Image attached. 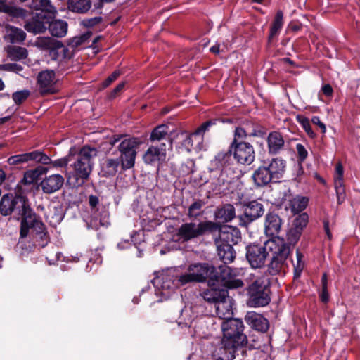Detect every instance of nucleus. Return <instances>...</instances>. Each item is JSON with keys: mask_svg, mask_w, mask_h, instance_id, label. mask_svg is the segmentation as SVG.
I'll return each mask as SVG.
<instances>
[{"mask_svg": "<svg viewBox=\"0 0 360 360\" xmlns=\"http://www.w3.org/2000/svg\"><path fill=\"white\" fill-rule=\"evenodd\" d=\"M214 271L215 268L213 266L207 263H198L189 266L188 271L181 275L177 274L176 268L168 269L160 276L155 278L153 283L155 288L169 292L187 283L203 282L207 278H209V285H212Z\"/></svg>", "mask_w": 360, "mask_h": 360, "instance_id": "f257e3e1", "label": "nucleus"}, {"mask_svg": "<svg viewBox=\"0 0 360 360\" xmlns=\"http://www.w3.org/2000/svg\"><path fill=\"white\" fill-rule=\"evenodd\" d=\"M97 155L98 150L95 148L85 146L78 152L75 149L72 155L73 160L70 164L72 171L70 172L69 179H75L78 185L84 184L91 173L94 165L93 160Z\"/></svg>", "mask_w": 360, "mask_h": 360, "instance_id": "f03ea898", "label": "nucleus"}, {"mask_svg": "<svg viewBox=\"0 0 360 360\" xmlns=\"http://www.w3.org/2000/svg\"><path fill=\"white\" fill-rule=\"evenodd\" d=\"M221 328L223 331L222 345L231 354L229 360H233L236 358L235 353L237 349L243 347L248 342L247 336L243 333V323L239 319H233L223 321Z\"/></svg>", "mask_w": 360, "mask_h": 360, "instance_id": "7ed1b4c3", "label": "nucleus"}, {"mask_svg": "<svg viewBox=\"0 0 360 360\" xmlns=\"http://www.w3.org/2000/svg\"><path fill=\"white\" fill-rule=\"evenodd\" d=\"M286 161L276 157L262 162L252 174V179L258 187H263L271 182H278L283 176Z\"/></svg>", "mask_w": 360, "mask_h": 360, "instance_id": "20e7f679", "label": "nucleus"}, {"mask_svg": "<svg viewBox=\"0 0 360 360\" xmlns=\"http://www.w3.org/2000/svg\"><path fill=\"white\" fill-rule=\"evenodd\" d=\"M276 248V240L270 239L264 243H250L245 247V258L252 269L265 266L271 252Z\"/></svg>", "mask_w": 360, "mask_h": 360, "instance_id": "39448f33", "label": "nucleus"}, {"mask_svg": "<svg viewBox=\"0 0 360 360\" xmlns=\"http://www.w3.org/2000/svg\"><path fill=\"white\" fill-rule=\"evenodd\" d=\"M248 304L252 307L267 305L270 301V279L267 276L257 278L248 288Z\"/></svg>", "mask_w": 360, "mask_h": 360, "instance_id": "423d86ee", "label": "nucleus"}, {"mask_svg": "<svg viewBox=\"0 0 360 360\" xmlns=\"http://www.w3.org/2000/svg\"><path fill=\"white\" fill-rule=\"evenodd\" d=\"M217 229L218 224L212 221H202L198 224L186 222L178 229L177 236L183 242H187L206 233L214 232Z\"/></svg>", "mask_w": 360, "mask_h": 360, "instance_id": "0eeeda50", "label": "nucleus"}, {"mask_svg": "<svg viewBox=\"0 0 360 360\" xmlns=\"http://www.w3.org/2000/svg\"><path fill=\"white\" fill-rule=\"evenodd\" d=\"M219 272L215 269L212 285L221 284L227 289H236L243 286V281L238 277L243 274V269H233L224 265L219 267Z\"/></svg>", "mask_w": 360, "mask_h": 360, "instance_id": "6e6552de", "label": "nucleus"}, {"mask_svg": "<svg viewBox=\"0 0 360 360\" xmlns=\"http://www.w3.org/2000/svg\"><path fill=\"white\" fill-rule=\"evenodd\" d=\"M219 272L215 269L212 285L221 284L227 289H236L243 286V281L238 277L243 274V269H233L224 265L219 267Z\"/></svg>", "mask_w": 360, "mask_h": 360, "instance_id": "1a4fd4ad", "label": "nucleus"}, {"mask_svg": "<svg viewBox=\"0 0 360 360\" xmlns=\"http://www.w3.org/2000/svg\"><path fill=\"white\" fill-rule=\"evenodd\" d=\"M142 143L139 138H128L123 139L118 146V150L120 153L119 159L121 162L122 170L132 168L135 164L137 150Z\"/></svg>", "mask_w": 360, "mask_h": 360, "instance_id": "9d476101", "label": "nucleus"}, {"mask_svg": "<svg viewBox=\"0 0 360 360\" xmlns=\"http://www.w3.org/2000/svg\"><path fill=\"white\" fill-rule=\"evenodd\" d=\"M290 253V245L285 243L283 239L278 238L276 248L271 252V258L267 269L269 274L275 276L281 273L286 265Z\"/></svg>", "mask_w": 360, "mask_h": 360, "instance_id": "9b49d317", "label": "nucleus"}, {"mask_svg": "<svg viewBox=\"0 0 360 360\" xmlns=\"http://www.w3.org/2000/svg\"><path fill=\"white\" fill-rule=\"evenodd\" d=\"M89 204L91 207V218L89 221H86L88 228L97 230L100 226H108L109 212L103 206H98V198L91 195L89 197Z\"/></svg>", "mask_w": 360, "mask_h": 360, "instance_id": "f8f14e48", "label": "nucleus"}, {"mask_svg": "<svg viewBox=\"0 0 360 360\" xmlns=\"http://www.w3.org/2000/svg\"><path fill=\"white\" fill-rule=\"evenodd\" d=\"M233 158L241 165H250L255 158V149L248 142H238L232 141L229 146Z\"/></svg>", "mask_w": 360, "mask_h": 360, "instance_id": "ddd939ff", "label": "nucleus"}, {"mask_svg": "<svg viewBox=\"0 0 360 360\" xmlns=\"http://www.w3.org/2000/svg\"><path fill=\"white\" fill-rule=\"evenodd\" d=\"M27 223L24 224H20V235L21 238H26L28 235L29 230L32 229L41 240V245L43 247L47 243L48 233L46 231L45 225L34 212L31 214L30 219H27Z\"/></svg>", "mask_w": 360, "mask_h": 360, "instance_id": "4468645a", "label": "nucleus"}, {"mask_svg": "<svg viewBox=\"0 0 360 360\" xmlns=\"http://www.w3.org/2000/svg\"><path fill=\"white\" fill-rule=\"evenodd\" d=\"M264 212L263 205L257 200H252L244 205L243 214L238 217L239 225L246 227L260 217Z\"/></svg>", "mask_w": 360, "mask_h": 360, "instance_id": "2eb2a0df", "label": "nucleus"}, {"mask_svg": "<svg viewBox=\"0 0 360 360\" xmlns=\"http://www.w3.org/2000/svg\"><path fill=\"white\" fill-rule=\"evenodd\" d=\"M217 231L219 232V235L214 241L231 244L233 246L238 244L241 240L240 231L237 227L229 225L220 226L218 224Z\"/></svg>", "mask_w": 360, "mask_h": 360, "instance_id": "dca6fc26", "label": "nucleus"}, {"mask_svg": "<svg viewBox=\"0 0 360 360\" xmlns=\"http://www.w3.org/2000/svg\"><path fill=\"white\" fill-rule=\"evenodd\" d=\"M37 86L40 94H53L56 91V78L53 70L41 71L37 75Z\"/></svg>", "mask_w": 360, "mask_h": 360, "instance_id": "f3484780", "label": "nucleus"}, {"mask_svg": "<svg viewBox=\"0 0 360 360\" xmlns=\"http://www.w3.org/2000/svg\"><path fill=\"white\" fill-rule=\"evenodd\" d=\"M34 212L29 203L28 199L22 195H16V200L13 207V215L17 219H21V223L25 224L27 219H30Z\"/></svg>", "mask_w": 360, "mask_h": 360, "instance_id": "a211bd4d", "label": "nucleus"}, {"mask_svg": "<svg viewBox=\"0 0 360 360\" xmlns=\"http://www.w3.org/2000/svg\"><path fill=\"white\" fill-rule=\"evenodd\" d=\"M222 298L214 306L215 314L221 319L226 321L233 319V300L226 293L222 292Z\"/></svg>", "mask_w": 360, "mask_h": 360, "instance_id": "6ab92c4d", "label": "nucleus"}, {"mask_svg": "<svg viewBox=\"0 0 360 360\" xmlns=\"http://www.w3.org/2000/svg\"><path fill=\"white\" fill-rule=\"evenodd\" d=\"M166 144L160 143L159 145L150 146L143 155V160L146 164L153 165L162 162L166 158Z\"/></svg>", "mask_w": 360, "mask_h": 360, "instance_id": "aec40b11", "label": "nucleus"}, {"mask_svg": "<svg viewBox=\"0 0 360 360\" xmlns=\"http://www.w3.org/2000/svg\"><path fill=\"white\" fill-rule=\"evenodd\" d=\"M64 178L60 174H51L45 177L40 184L42 191L46 194L53 193L61 188Z\"/></svg>", "mask_w": 360, "mask_h": 360, "instance_id": "412c9836", "label": "nucleus"}, {"mask_svg": "<svg viewBox=\"0 0 360 360\" xmlns=\"http://www.w3.org/2000/svg\"><path fill=\"white\" fill-rule=\"evenodd\" d=\"M231 155L229 148L226 151L218 153L210 162V170L225 172L231 164Z\"/></svg>", "mask_w": 360, "mask_h": 360, "instance_id": "4be33fe9", "label": "nucleus"}, {"mask_svg": "<svg viewBox=\"0 0 360 360\" xmlns=\"http://www.w3.org/2000/svg\"><path fill=\"white\" fill-rule=\"evenodd\" d=\"M282 220L280 217L274 213L269 212L265 217L264 232L266 236H276L281 229Z\"/></svg>", "mask_w": 360, "mask_h": 360, "instance_id": "5701e85b", "label": "nucleus"}, {"mask_svg": "<svg viewBox=\"0 0 360 360\" xmlns=\"http://www.w3.org/2000/svg\"><path fill=\"white\" fill-rule=\"evenodd\" d=\"M49 23V20L45 18L42 13H37L25 23L24 27L28 32L39 34L46 31Z\"/></svg>", "mask_w": 360, "mask_h": 360, "instance_id": "b1692460", "label": "nucleus"}, {"mask_svg": "<svg viewBox=\"0 0 360 360\" xmlns=\"http://www.w3.org/2000/svg\"><path fill=\"white\" fill-rule=\"evenodd\" d=\"M245 319L247 323L256 330L266 332L269 328V321L256 312H248Z\"/></svg>", "mask_w": 360, "mask_h": 360, "instance_id": "393cba45", "label": "nucleus"}, {"mask_svg": "<svg viewBox=\"0 0 360 360\" xmlns=\"http://www.w3.org/2000/svg\"><path fill=\"white\" fill-rule=\"evenodd\" d=\"M285 141L282 134L278 131L270 132L267 137L268 150L270 155H277L283 148Z\"/></svg>", "mask_w": 360, "mask_h": 360, "instance_id": "a878e982", "label": "nucleus"}, {"mask_svg": "<svg viewBox=\"0 0 360 360\" xmlns=\"http://www.w3.org/2000/svg\"><path fill=\"white\" fill-rule=\"evenodd\" d=\"M214 243L217 245V254L220 259L224 264L232 262L236 258V254L231 244H225L217 241H214Z\"/></svg>", "mask_w": 360, "mask_h": 360, "instance_id": "bb28decb", "label": "nucleus"}, {"mask_svg": "<svg viewBox=\"0 0 360 360\" xmlns=\"http://www.w3.org/2000/svg\"><path fill=\"white\" fill-rule=\"evenodd\" d=\"M34 8L40 11L39 13H42L45 18L51 20L56 13V8L51 4L50 0H36Z\"/></svg>", "mask_w": 360, "mask_h": 360, "instance_id": "cd10ccee", "label": "nucleus"}, {"mask_svg": "<svg viewBox=\"0 0 360 360\" xmlns=\"http://www.w3.org/2000/svg\"><path fill=\"white\" fill-rule=\"evenodd\" d=\"M236 217L235 208L231 204H226L214 212V218L222 222H229Z\"/></svg>", "mask_w": 360, "mask_h": 360, "instance_id": "c85d7f7f", "label": "nucleus"}, {"mask_svg": "<svg viewBox=\"0 0 360 360\" xmlns=\"http://www.w3.org/2000/svg\"><path fill=\"white\" fill-rule=\"evenodd\" d=\"M16 195L5 194L0 200V213L2 216L6 217L11 215L13 212Z\"/></svg>", "mask_w": 360, "mask_h": 360, "instance_id": "c756f323", "label": "nucleus"}, {"mask_svg": "<svg viewBox=\"0 0 360 360\" xmlns=\"http://www.w3.org/2000/svg\"><path fill=\"white\" fill-rule=\"evenodd\" d=\"M47 27L51 34L56 37H63L68 32V23L62 20H56L52 22L49 20Z\"/></svg>", "mask_w": 360, "mask_h": 360, "instance_id": "7c9ffc66", "label": "nucleus"}, {"mask_svg": "<svg viewBox=\"0 0 360 360\" xmlns=\"http://www.w3.org/2000/svg\"><path fill=\"white\" fill-rule=\"evenodd\" d=\"M211 286L210 289L204 291L202 296L205 301L214 306L222 298V292L226 293L228 291L226 289H217L215 285Z\"/></svg>", "mask_w": 360, "mask_h": 360, "instance_id": "2f4dec72", "label": "nucleus"}, {"mask_svg": "<svg viewBox=\"0 0 360 360\" xmlns=\"http://www.w3.org/2000/svg\"><path fill=\"white\" fill-rule=\"evenodd\" d=\"M120 167H121V162L118 158H107L103 164L102 169L105 176H109L115 175Z\"/></svg>", "mask_w": 360, "mask_h": 360, "instance_id": "473e14b6", "label": "nucleus"}, {"mask_svg": "<svg viewBox=\"0 0 360 360\" xmlns=\"http://www.w3.org/2000/svg\"><path fill=\"white\" fill-rule=\"evenodd\" d=\"M47 172V169L44 167H38L34 169L27 171L22 179L24 184H32L43 174Z\"/></svg>", "mask_w": 360, "mask_h": 360, "instance_id": "72a5a7b5", "label": "nucleus"}, {"mask_svg": "<svg viewBox=\"0 0 360 360\" xmlns=\"http://www.w3.org/2000/svg\"><path fill=\"white\" fill-rule=\"evenodd\" d=\"M169 127L167 124L157 126L150 133L149 140L151 142L161 141L168 136Z\"/></svg>", "mask_w": 360, "mask_h": 360, "instance_id": "f704fd0d", "label": "nucleus"}, {"mask_svg": "<svg viewBox=\"0 0 360 360\" xmlns=\"http://www.w3.org/2000/svg\"><path fill=\"white\" fill-rule=\"evenodd\" d=\"M283 25V13L282 11H278L276 13L274 20L272 22L270 33L269 35V39H273L274 37L277 36L282 27Z\"/></svg>", "mask_w": 360, "mask_h": 360, "instance_id": "c9c22d12", "label": "nucleus"}, {"mask_svg": "<svg viewBox=\"0 0 360 360\" xmlns=\"http://www.w3.org/2000/svg\"><path fill=\"white\" fill-rule=\"evenodd\" d=\"M205 205L203 200L198 199L194 200L188 208L187 215L190 219H196L203 214L202 208Z\"/></svg>", "mask_w": 360, "mask_h": 360, "instance_id": "e433bc0d", "label": "nucleus"}, {"mask_svg": "<svg viewBox=\"0 0 360 360\" xmlns=\"http://www.w3.org/2000/svg\"><path fill=\"white\" fill-rule=\"evenodd\" d=\"M46 217L51 226H55L60 224L64 217L62 207H53L52 209H50Z\"/></svg>", "mask_w": 360, "mask_h": 360, "instance_id": "4c0bfd02", "label": "nucleus"}, {"mask_svg": "<svg viewBox=\"0 0 360 360\" xmlns=\"http://www.w3.org/2000/svg\"><path fill=\"white\" fill-rule=\"evenodd\" d=\"M308 198L302 196H297L290 201L291 211L294 213H299L303 211L308 204Z\"/></svg>", "mask_w": 360, "mask_h": 360, "instance_id": "58836bf2", "label": "nucleus"}, {"mask_svg": "<svg viewBox=\"0 0 360 360\" xmlns=\"http://www.w3.org/2000/svg\"><path fill=\"white\" fill-rule=\"evenodd\" d=\"M91 6L90 0H73L70 4V9L79 13L87 12Z\"/></svg>", "mask_w": 360, "mask_h": 360, "instance_id": "ea45409f", "label": "nucleus"}, {"mask_svg": "<svg viewBox=\"0 0 360 360\" xmlns=\"http://www.w3.org/2000/svg\"><path fill=\"white\" fill-rule=\"evenodd\" d=\"M7 52L8 57L12 60H20L27 56V49L20 46L9 47Z\"/></svg>", "mask_w": 360, "mask_h": 360, "instance_id": "a19ab883", "label": "nucleus"}, {"mask_svg": "<svg viewBox=\"0 0 360 360\" xmlns=\"http://www.w3.org/2000/svg\"><path fill=\"white\" fill-rule=\"evenodd\" d=\"M34 156V154H32V151L29 153L11 156L8 158L7 162L10 165H15L22 163H26L28 162L29 161H32V158Z\"/></svg>", "mask_w": 360, "mask_h": 360, "instance_id": "79ce46f5", "label": "nucleus"}, {"mask_svg": "<svg viewBox=\"0 0 360 360\" xmlns=\"http://www.w3.org/2000/svg\"><path fill=\"white\" fill-rule=\"evenodd\" d=\"M8 35L12 43H22L26 38V33L20 28L11 26Z\"/></svg>", "mask_w": 360, "mask_h": 360, "instance_id": "37998d69", "label": "nucleus"}, {"mask_svg": "<svg viewBox=\"0 0 360 360\" xmlns=\"http://www.w3.org/2000/svg\"><path fill=\"white\" fill-rule=\"evenodd\" d=\"M36 44L37 46L46 50L53 49L59 46L58 44L59 41L51 37H39L37 39Z\"/></svg>", "mask_w": 360, "mask_h": 360, "instance_id": "c03bdc74", "label": "nucleus"}, {"mask_svg": "<svg viewBox=\"0 0 360 360\" xmlns=\"http://www.w3.org/2000/svg\"><path fill=\"white\" fill-rule=\"evenodd\" d=\"M30 95V91L27 89L14 92L12 98L16 105L22 104Z\"/></svg>", "mask_w": 360, "mask_h": 360, "instance_id": "a18cd8bd", "label": "nucleus"}, {"mask_svg": "<svg viewBox=\"0 0 360 360\" xmlns=\"http://www.w3.org/2000/svg\"><path fill=\"white\" fill-rule=\"evenodd\" d=\"M302 231L292 227L287 233V240L290 245H295L300 239Z\"/></svg>", "mask_w": 360, "mask_h": 360, "instance_id": "49530a36", "label": "nucleus"}, {"mask_svg": "<svg viewBox=\"0 0 360 360\" xmlns=\"http://www.w3.org/2000/svg\"><path fill=\"white\" fill-rule=\"evenodd\" d=\"M75 148H71L70 149L68 155H67L65 158L56 160L53 162V166L63 167L67 166L69 163L70 164L71 162L73 160L72 155H73V152H75Z\"/></svg>", "mask_w": 360, "mask_h": 360, "instance_id": "de8ad7c7", "label": "nucleus"}, {"mask_svg": "<svg viewBox=\"0 0 360 360\" xmlns=\"http://www.w3.org/2000/svg\"><path fill=\"white\" fill-rule=\"evenodd\" d=\"M309 220V217L307 213H302L298 215L293 223V227L300 229L302 231L307 226Z\"/></svg>", "mask_w": 360, "mask_h": 360, "instance_id": "09e8293b", "label": "nucleus"}, {"mask_svg": "<svg viewBox=\"0 0 360 360\" xmlns=\"http://www.w3.org/2000/svg\"><path fill=\"white\" fill-rule=\"evenodd\" d=\"M32 154L34 155L32 158V161H35L44 165H49L51 163V158L40 150H34L32 151Z\"/></svg>", "mask_w": 360, "mask_h": 360, "instance_id": "8fccbe9b", "label": "nucleus"}, {"mask_svg": "<svg viewBox=\"0 0 360 360\" xmlns=\"http://www.w3.org/2000/svg\"><path fill=\"white\" fill-rule=\"evenodd\" d=\"M248 137V127H236L234 131V138L233 141H236L237 143L238 142H245L244 141L245 139Z\"/></svg>", "mask_w": 360, "mask_h": 360, "instance_id": "3c124183", "label": "nucleus"}, {"mask_svg": "<svg viewBox=\"0 0 360 360\" xmlns=\"http://www.w3.org/2000/svg\"><path fill=\"white\" fill-rule=\"evenodd\" d=\"M218 120L213 119L203 122L194 132L195 135H202L209 131L210 128L217 124Z\"/></svg>", "mask_w": 360, "mask_h": 360, "instance_id": "603ef678", "label": "nucleus"}, {"mask_svg": "<svg viewBox=\"0 0 360 360\" xmlns=\"http://www.w3.org/2000/svg\"><path fill=\"white\" fill-rule=\"evenodd\" d=\"M297 120L309 136L315 137L316 134L311 129L309 120L304 117H297Z\"/></svg>", "mask_w": 360, "mask_h": 360, "instance_id": "864d4df0", "label": "nucleus"}, {"mask_svg": "<svg viewBox=\"0 0 360 360\" xmlns=\"http://www.w3.org/2000/svg\"><path fill=\"white\" fill-rule=\"evenodd\" d=\"M22 67L17 63H5L0 65V70L19 73L22 70Z\"/></svg>", "mask_w": 360, "mask_h": 360, "instance_id": "5fc2aeb1", "label": "nucleus"}, {"mask_svg": "<svg viewBox=\"0 0 360 360\" xmlns=\"http://www.w3.org/2000/svg\"><path fill=\"white\" fill-rule=\"evenodd\" d=\"M296 151L297 153L298 160L300 162H304L307 156H308V152L305 147L301 144V143H297L296 144Z\"/></svg>", "mask_w": 360, "mask_h": 360, "instance_id": "6e6d98bb", "label": "nucleus"}, {"mask_svg": "<svg viewBox=\"0 0 360 360\" xmlns=\"http://www.w3.org/2000/svg\"><path fill=\"white\" fill-rule=\"evenodd\" d=\"M296 256L297 262L296 264H293V266L295 273L299 275L304 268V262L302 261L303 255L299 250H297Z\"/></svg>", "mask_w": 360, "mask_h": 360, "instance_id": "4d7b16f0", "label": "nucleus"}, {"mask_svg": "<svg viewBox=\"0 0 360 360\" xmlns=\"http://www.w3.org/2000/svg\"><path fill=\"white\" fill-rule=\"evenodd\" d=\"M102 21V17L96 16L91 18L84 19L82 22V24L86 27H92L98 24H99Z\"/></svg>", "mask_w": 360, "mask_h": 360, "instance_id": "13d9d810", "label": "nucleus"}, {"mask_svg": "<svg viewBox=\"0 0 360 360\" xmlns=\"http://www.w3.org/2000/svg\"><path fill=\"white\" fill-rule=\"evenodd\" d=\"M91 35V33L88 32L79 37H75L72 39V44L74 46H79L86 41Z\"/></svg>", "mask_w": 360, "mask_h": 360, "instance_id": "bf43d9fd", "label": "nucleus"}, {"mask_svg": "<svg viewBox=\"0 0 360 360\" xmlns=\"http://www.w3.org/2000/svg\"><path fill=\"white\" fill-rule=\"evenodd\" d=\"M121 75V72L120 70L114 71L103 82V86L104 88L108 87L114 81H115L119 76Z\"/></svg>", "mask_w": 360, "mask_h": 360, "instance_id": "052dcab7", "label": "nucleus"}, {"mask_svg": "<svg viewBox=\"0 0 360 360\" xmlns=\"http://www.w3.org/2000/svg\"><path fill=\"white\" fill-rule=\"evenodd\" d=\"M335 191L337 195L338 203L342 204L345 201L346 197L345 187L336 188Z\"/></svg>", "mask_w": 360, "mask_h": 360, "instance_id": "680f3d73", "label": "nucleus"}, {"mask_svg": "<svg viewBox=\"0 0 360 360\" xmlns=\"http://www.w3.org/2000/svg\"><path fill=\"white\" fill-rule=\"evenodd\" d=\"M311 122H312L314 124L317 125V126L320 128V129H321V132H322L323 134L326 133V125H325V124H324V123H323V122L321 121V120H320V117H318V116H313V117H312V118H311Z\"/></svg>", "mask_w": 360, "mask_h": 360, "instance_id": "e2e57ef3", "label": "nucleus"}, {"mask_svg": "<svg viewBox=\"0 0 360 360\" xmlns=\"http://www.w3.org/2000/svg\"><path fill=\"white\" fill-rule=\"evenodd\" d=\"M264 131L257 129H250L248 127V136L250 137H262L264 136Z\"/></svg>", "mask_w": 360, "mask_h": 360, "instance_id": "0e129e2a", "label": "nucleus"}, {"mask_svg": "<svg viewBox=\"0 0 360 360\" xmlns=\"http://www.w3.org/2000/svg\"><path fill=\"white\" fill-rule=\"evenodd\" d=\"M124 84H125L124 82L119 83L117 85V86L115 88H114V89L110 92V96H109L110 98H115L116 96L117 95V94L123 89Z\"/></svg>", "mask_w": 360, "mask_h": 360, "instance_id": "69168bd1", "label": "nucleus"}, {"mask_svg": "<svg viewBox=\"0 0 360 360\" xmlns=\"http://www.w3.org/2000/svg\"><path fill=\"white\" fill-rule=\"evenodd\" d=\"M321 89H322L323 93L326 96H332L333 90L332 86L330 84H327L323 85L322 86Z\"/></svg>", "mask_w": 360, "mask_h": 360, "instance_id": "338daca9", "label": "nucleus"}, {"mask_svg": "<svg viewBox=\"0 0 360 360\" xmlns=\"http://www.w3.org/2000/svg\"><path fill=\"white\" fill-rule=\"evenodd\" d=\"M320 297H321V300L323 302H327L328 301L329 295H328L327 287L322 288V291H321Z\"/></svg>", "mask_w": 360, "mask_h": 360, "instance_id": "774afa93", "label": "nucleus"}]
</instances>
